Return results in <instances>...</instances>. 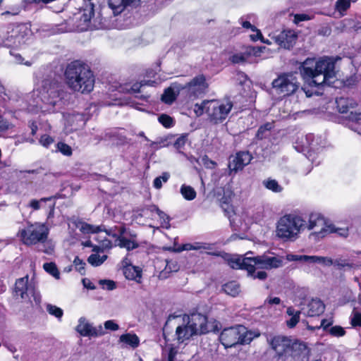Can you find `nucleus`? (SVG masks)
Returning a JSON list of instances; mask_svg holds the SVG:
<instances>
[{
	"mask_svg": "<svg viewBox=\"0 0 361 361\" xmlns=\"http://www.w3.org/2000/svg\"><path fill=\"white\" fill-rule=\"evenodd\" d=\"M256 269H258L257 266H253L252 271L250 273H247L248 276H251L254 279H257L259 280H264L267 277V274L264 271H256Z\"/></svg>",
	"mask_w": 361,
	"mask_h": 361,
	"instance_id": "37998d69",
	"label": "nucleus"
},
{
	"mask_svg": "<svg viewBox=\"0 0 361 361\" xmlns=\"http://www.w3.org/2000/svg\"><path fill=\"white\" fill-rule=\"evenodd\" d=\"M116 245L121 248H126L130 251L137 248L140 245L135 233H129L128 235H121L118 238V242Z\"/></svg>",
	"mask_w": 361,
	"mask_h": 361,
	"instance_id": "aec40b11",
	"label": "nucleus"
},
{
	"mask_svg": "<svg viewBox=\"0 0 361 361\" xmlns=\"http://www.w3.org/2000/svg\"><path fill=\"white\" fill-rule=\"evenodd\" d=\"M104 328L114 331H117L119 329V326L114 320H108L104 322Z\"/></svg>",
	"mask_w": 361,
	"mask_h": 361,
	"instance_id": "bf43d9fd",
	"label": "nucleus"
},
{
	"mask_svg": "<svg viewBox=\"0 0 361 361\" xmlns=\"http://www.w3.org/2000/svg\"><path fill=\"white\" fill-rule=\"evenodd\" d=\"M300 71L303 79L310 85H331L336 80L335 62L329 57H323L319 60L307 59Z\"/></svg>",
	"mask_w": 361,
	"mask_h": 361,
	"instance_id": "f257e3e1",
	"label": "nucleus"
},
{
	"mask_svg": "<svg viewBox=\"0 0 361 361\" xmlns=\"http://www.w3.org/2000/svg\"><path fill=\"white\" fill-rule=\"evenodd\" d=\"M336 102L337 108L341 114L347 113L350 108H353L355 105V103L353 100L344 97L337 99Z\"/></svg>",
	"mask_w": 361,
	"mask_h": 361,
	"instance_id": "bb28decb",
	"label": "nucleus"
},
{
	"mask_svg": "<svg viewBox=\"0 0 361 361\" xmlns=\"http://www.w3.org/2000/svg\"><path fill=\"white\" fill-rule=\"evenodd\" d=\"M248 253L246 254L247 255ZM252 257H233L228 259V264L232 269H245L247 273L252 271Z\"/></svg>",
	"mask_w": 361,
	"mask_h": 361,
	"instance_id": "a211bd4d",
	"label": "nucleus"
},
{
	"mask_svg": "<svg viewBox=\"0 0 361 361\" xmlns=\"http://www.w3.org/2000/svg\"><path fill=\"white\" fill-rule=\"evenodd\" d=\"M207 317L200 313L192 314L184 319L183 323L176 329V338L178 343L190 340L193 336L207 332Z\"/></svg>",
	"mask_w": 361,
	"mask_h": 361,
	"instance_id": "7ed1b4c3",
	"label": "nucleus"
},
{
	"mask_svg": "<svg viewBox=\"0 0 361 361\" xmlns=\"http://www.w3.org/2000/svg\"><path fill=\"white\" fill-rule=\"evenodd\" d=\"M54 142V140L48 135H42L39 140L40 145L46 148H48Z\"/></svg>",
	"mask_w": 361,
	"mask_h": 361,
	"instance_id": "3c124183",
	"label": "nucleus"
},
{
	"mask_svg": "<svg viewBox=\"0 0 361 361\" xmlns=\"http://www.w3.org/2000/svg\"><path fill=\"white\" fill-rule=\"evenodd\" d=\"M57 149L65 156H71L72 154L71 147L64 142H58L56 145Z\"/></svg>",
	"mask_w": 361,
	"mask_h": 361,
	"instance_id": "a18cd8bd",
	"label": "nucleus"
},
{
	"mask_svg": "<svg viewBox=\"0 0 361 361\" xmlns=\"http://www.w3.org/2000/svg\"><path fill=\"white\" fill-rule=\"evenodd\" d=\"M333 265L337 267L338 269H343L344 271H350L357 267L355 264L347 259L338 258L333 260Z\"/></svg>",
	"mask_w": 361,
	"mask_h": 361,
	"instance_id": "c85d7f7f",
	"label": "nucleus"
},
{
	"mask_svg": "<svg viewBox=\"0 0 361 361\" xmlns=\"http://www.w3.org/2000/svg\"><path fill=\"white\" fill-rule=\"evenodd\" d=\"M240 23L244 28L251 29L252 31H255V29H257L255 26L252 25L249 21L243 20L242 18L240 19Z\"/></svg>",
	"mask_w": 361,
	"mask_h": 361,
	"instance_id": "338daca9",
	"label": "nucleus"
},
{
	"mask_svg": "<svg viewBox=\"0 0 361 361\" xmlns=\"http://www.w3.org/2000/svg\"><path fill=\"white\" fill-rule=\"evenodd\" d=\"M47 311L49 314L56 317L59 319H61L63 314L62 309L51 304L47 305Z\"/></svg>",
	"mask_w": 361,
	"mask_h": 361,
	"instance_id": "58836bf2",
	"label": "nucleus"
},
{
	"mask_svg": "<svg viewBox=\"0 0 361 361\" xmlns=\"http://www.w3.org/2000/svg\"><path fill=\"white\" fill-rule=\"evenodd\" d=\"M166 269L170 271H177L178 269V265L175 261L167 262Z\"/></svg>",
	"mask_w": 361,
	"mask_h": 361,
	"instance_id": "052dcab7",
	"label": "nucleus"
},
{
	"mask_svg": "<svg viewBox=\"0 0 361 361\" xmlns=\"http://www.w3.org/2000/svg\"><path fill=\"white\" fill-rule=\"evenodd\" d=\"M222 290L226 294L232 297L237 296L240 291V286L236 281H230L224 284Z\"/></svg>",
	"mask_w": 361,
	"mask_h": 361,
	"instance_id": "cd10ccee",
	"label": "nucleus"
},
{
	"mask_svg": "<svg viewBox=\"0 0 361 361\" xmlns=\"http://www.w3.org/2000/svg\"><path fill=\"white\" fill-rule=\"evenodd\" d=\"M123 274L126 279L139 281L142 277V270L140 267L127 265L123 268Z\"/></svg>",
	"mask_w": 361,
	"mask_h": 361,
	"instance_id": "5701e85b",
	"label": "nucleus"
},
{
	"mask_svg": "<svg viewBox=\"0 0 361 361\" xmlns=\"http://www.w3.org/2000/svg\"><path fill=\"white\" fill-rule=\"evenodd\" d=\"M259 336L258 330L248 331L243 325H236L224 329L220 334V341L225 348H231L238 344H248Z\"/></svg>",
	"mask_w": 361,
	"mask_h": 361,
	"instance_id": "39448f33",
	"label": "nucleus"
},
{
	"mask_svg": "<svg viewBox=\"0 0 361 361\" xmlns=\"http://www.w3.org/2000/svg\"><path fill=\"white\" fill-rule=\"evenodd\" d=\"M151 212H156L161 220V226L164 228H169L170 227L169 216L164 212L161 211L157 206L152 205L149 207Z\"/></svg>",
	"mask_w": 361,
	"mask_h": 361,
	"instance_id": "7c9ffc66",
	"label": "nucleus"
},
{
	"mask_svg": "<svg viewBox=\"0 0 361 361\" xmlns=\"http://www.w3.org/2000/svg\"><path fill=\"white\" fill-rule=\"evenodd\" d=\"M126 228L125 227H120L118 228V233L116 234V233H111V236L116 239V243L118 242V238L121 235H126Z\"/></svg>",
	"mask_w": 361,
	"mask_h": 361,
	"instance_id": "0e129e2a",
	"label": "nucleus"
},
{
	"mask_svg": "<svg viewBox=\"0 0 361 361\" xmlns=\"http://www.w3.org/2000/svg\"><path fill=\"white\" fill-rule=\"evenodd\" d=\"M357 0H337L335 4V9L338 12L340 17L345 14L346 11L350 7L351 3Z\"/></svg>",
	"mask_w": 361,
	"mask_h": 361,
	"instance_id": "c756f323",
	"label": "nucleus"
},
{
	"mask_svg": "<svg viewBox=\"0 0 361 361\" xmlns=\"http://www.w3.org/2000/svg\"><path fill=\"white\" fill-rule=\"evenodd\" d=\"M44 269L45 271L48 273H49L51 275L54 276L56 279L59 278V272L54 263H45L43 265Z\"/></svg>",
	"mask_w": 361,
	"mask_h": 361,
	"instance_id": "c03bdc74",
	"label": "nucleus"
},
{
	"mask_svg": "<svg viewBox=\"0 0 361 361\" xmlns=\"http://www.w3.org/2000/svg\"><path fill=\"white\" fill-rule=\"evenodd\" d=\"M211 245L206 243L202 242H195L193 243V250H210Z\"/></svg>",
	"mask_w": 361,
	"mask_h": 361,
	"instance_id": "4d7b16f0",
	"label": "nucleus"
},
{
	"mask_svg": "<svg viewBox=\"0 0 361 361\" xmlns=\"http://www.w3.org/2000/svg\"><path fill=\"white\" fill-rule=\"evenodd\" d=\"M99 284L102 286L103 288L111 290L116 288L115 282L111 280H100Z\"/></svg>",
	"mask_w": 361,
	"mask_h": 361,
	"instance_id": "6e6d98bb",
	"label": "nucleus"
},
{
	"mask_svg": "<svg viewBox=\"0 0 361 361\" xmlns=\"http://www.w3.org/2000/svg\"><path fill=\"white\" fill-rule=\"evenodd\" d=\"M106 255H100L97 253L92 254L87 258V262L93 267H98L102 264L107 259Z\"/></svg>",
	"mask_w": 361,
	"mask_h": 361,
	"instance_id": "72a5a7b5",
	"label": "nucleus"
},
{
	"mask_svg": "<svg viewBox=\"0 0 361 361\" xmlns=\"http://www.w3.org/2000/svg\"><path fill=\"white\" fill-rule=\"evenodd\" d=\"M178 251L193 250V243H185L178 248Z\"/></svg>",
	"mask_w": 361,
	"mask_h": 361,
	"instance_id": "774afa93",
	"label": "nucleus"
},
{
	"mask_svg": "<svg viewBox=\"0 0 361 361\" xmlns=\"http://www.w3.org/2000/svg\"><path fill=\"white\" fill-rule=\"evenodd\" d=\"M42 101L49 106L45 111H54V107L61 101V87L55 79H45L39 90Z\"/></svg>",
	"mask_w": 361,
	"mask_h": 361,
	"instance_id": "0eeeda50",
	"label": "nucleus"
},
{
	"mask_svg": "<svg viewBox=\"0 0 361 361\" xmlns=\"http://www.w3.org/2000/svg\"><path fill=\"white\" fill-rule=\"evenodd\" d=\"M328 226L324 219L317 214L310 215L308 224L305 225V228L313 230L314 234L319 238H323L327 235Z\"/></svg>",
	"mask_w": 361,
	"mask_h": 361,
	"instance_id": "ddd939ff",
	"label": "nucleus"
},
{
	"mask_svg": "<svg viewBox=\"0 0 361 361\" xmlns=\"http://www.w3.org/2000/svg\"><path fill=\"white\" fill-rule=\"evenodd\" d=\"M310 18L306 14H295L294 16V21L295 23H298L301 21L308 20Z\"/></svg>",
	"mask_w": 361,
	"mask_h": 361,
	"instance_id": "680f3d73",
	"label": "nucleus"
},
{
	"mask_svg": "<svg viewBox=\"0 0 361 361\" xmlns=\"http://www.w3.org/2000/svg\"><path fill=\"white\" fill-rule=\"evenodd\" d=\"M350 324L353 326H361V313L355 308L353 309L350 316Z\"/></svg>",
	"mask_w": 361,
	"mask_h": 361,
	"instance_id": "79ce46f5",
	"label": "nucleus"
},
{
	"mask_svg": "<svg viewBox=\"0 0 361 361\" xmlns=\"http://www.w3.org/2000/svg\"><path fill=\"white\" fill-rule=\"evenodd\" d=\"M126 8L137 7L140 4V0H123Z\"/></svg>",
	"mask_w": 361,
	"mask_h": 361,
	"instance_id": "e2e57ef3",
	"label": "nucleus"
},
{
	"mask_svg": "<svg viewBox=\"0 0 361 361\" xmlns=\"http://www.w3.org/2000/svg\"><path fill=\"white\" fill-rule=\"evenodd\" d=\"M180 93V92L176 91L173 82L171 87L165 90L164 94L161 95V101L165 104H171L175 101L177 95Z\"/></svg>",
	"mask_w": 361,
	"mask_h": 361,
	"instance_id": "a878e982",
	"label": "nucleus"
},
{
	"mask_svg": "<svg viewBox=\"0 0 361 361\" xmlns=\"http://www.w3.org/2000/svg\"><path fill=\"white\" fill-rule=\"evenodd\" d=\"M28 276L18 279L15 283V293L22 299L27 297Z\"/></svg>",
	"mask_w": 361,
	"mask_h": 361,
	"instance_id": "4be33fe9",
	"label": "nucleus"
},
{
	"mask_svg": "<svg viewBox=\"0 0 361 361\" xmlns=\"http://www.w3.org/2000/svg\"><path fill=\"white\" fill-rule=\"evenodd\" d=\"M294 345L295 342H293L289 338L283 336H274L271 341V348L279 357H283L284 354L291 352Z\"/></svg>",
	"mask_w": 361,
	"mask_h": 361,
	"instance_id": "2eb2a0df",
	"label": "nucleus"
},
{
	"mask_svg": "<svg viewBox=\"0 0 361 361\" xmlns=\"http://www.w3.org/2000/svg\"><path fill=\"white\" fill-rule=\"evenodd\" d=\"M307 314L314 317L321 314L324 311V305L319 299H312L307 305Z\"/></svg>",
	"mask_w": 361,
	"mask_h": 361,
	"instance_id": "412c9836",
	"label": "nucleus"
},
{
	"mask_svg": "<svg viewBox=\"0 0 361 361\" xmlns=\"http://www.w3.org/2000/svg\"><path fill=\"white\" fill-rule=\"evenodd\" d=\"M119 341L133 348H137L140 344V339L135 334L127 333L120 336Z\"/></svg>",
	"mask_w": 361,
	"mask_h": 361,
	"instance_id": "b1692460",
	"label": "nucleus"
},
{
	"mask_svg": "<svg viewBox=\"0 0 361 361\" xmlns=\"http://www.w3.org/2000/svg\"><path fill=\"white\" fill-rule=\"evenodd\" d=\"M207 100L203 101L201 104H196L194 106V112L195 113L196 116H202L204 112L206 113V104Z\"/></svg>",
	"mask_w": 361,
	"mask_h": 361,
	"instance_id": "8fccbe9b",
	"label": "nucleus"
},
{
	"mask_svg": "<svg viewBox=\"0 0 361 361\" xmlns=\"http://www.w3.org/2000/svg\"><path fill=\"white\" fill-rule=\"evenodd\" d=\"M206 104V114L211 122L216 124L226 120L233 108L230 100H209Z\"/></svg>",
	"mask_w": 361,
	"mask_h": 361,
	"instance_id": "1a4fd4ad",
	"label": "nucleus"
},
{
	"mask_svg": "<svg viewBox=\"0 0 361 361\" xmlns=\"http://www.w3.org/2000/svg\"><path fill=\"white\" fill-rule=\"evenodd\" d=\"M272 128V124L271 123H266L265 125L261 126L257 132V137L259 138V139H262L264 137V133L267 132V131H269Z\"/></svg>",
	"mask_w": 361,
	"mask_h": 361,
	"instance_id": "864d4df0",
	"label": "nucleus"
},
{
	"mask_svg": "<svg viewBox=\"0 0 361 361\" xmlns=\"http://www.w3.org/2000/svg\"><path fill=\"white\" fill-rule=\"evenodd\" d=\"M252 267L257 266L259 269H273L283 266V257L274 254H264L252 257Z\"/></svg>",
	"mask_w": 361,
	"mask_h": 361,
	"instance_id": "f8f14e48",
	"label": "nucleus"
},
{
	"mask_svg": "<svg viewBox=\"0 0 361 361\" xmlns=\"http://www.w3.org/2000/svg\"><path fill=\"white\" fill-rule=\"evenodd\" d=\"M305 228V221L301 216L294 214H285L276 223V234L285 240H293Z\"/></svg>",
	"mask_w": 361,
	"mask_h": 361,
	"instance_id": "20e7f679",
	"label": "nucleus"
},
{
	"mask_svg": "<svg viewBox=\"0 0 361 361\" xmlns=\"http://www.w3.org/2000/svg\"><path fill=\"white\" fill-rule=\"evenodd\" d=\"M170 177L167 172H164L159 177H157L153 182L154 187L157 189H160L162 187V183H166Z\"/></svg>",
	"mask_w": 361,
	"mask_h": 361,
	"instance_id": "a19ab883",
	"label": "nucleus"
},
{
	"mask_svg": "<svg viewBox=\"0 0 361 361\" xmlns=\"http://www.w3.org/2000/svg\"><path fill=\"white\" fill-rule=\"evenodd\" d=\"M350 127L353 130H361V114L350 113Z\"/></svg>",
	"mask_w": 361,
	"mask_h": 361,
	"instance_id": "c9c22d12",
	"label": "nucleus"
},
{
	"mask_svg": "<svg viewBox=\"0 0 361 361\" xmlns=\"http://www.w3.org/2000/svg\"><path fill=\"white\" fill-rule=\"evenodd\" d=\"M185 137H178L174 143L175 147L177 149L181 148L185 145Z\"/></svg>",
	"mask_w": 361,
	"mask_h": 361,
	"instance_id": "69168bd1",
	"label": "nucleus"
},
{
	"mask_svg": "<svg viewBox=\"0 0 361 361\" xmlns=\"http://www.w3.org/2000/svg\"><path fill=\"white\" fill-rule=\"evenodd\" d=\"M180 192L183 197H184V199H185L186 200L190 201L196 197L197 194L195 189L190 185H187L185 184L182 185L180 187Z\"/></svg>",
	"mask_w": 361,
	"mask_h": 361,
	"instance_id": "473e14b6",
	"label": "nucleus"
},
{
	"mask_svg": "<svg viewBox=\"0 0 361 361\" xmlns=\"http://www.w3.org/2000/svg\"><path fill=\"white\" fill-rule=\"evenodd\" d=\"M307 262L310 263H318L323 264L326 267H330L333 265V259L328 257H321V256H309L307 255Z\"/></svg>",
	"mask_w": 361,
	"mask_h": 361,
	"instance_id": "2f4dec72",
	"label": "nucleus"
},
{
	"mask_svg": "<svg viewBox=\"0 0 361 361\" xmlns=\"http://www.w3.org/2000/svg\"><path fill=\"white\" fill-rule=\"evenodd\" d=\"M329 333L334 336L340 337L344 336L345 331L343 327L334 326L329 329Z\"/></svg>",
	"mask_w": 361,
	"mask_h": 361,
	"instance_id": "603ef678",
	"label": "nucleus"
},
{
	"mask_svg": "<svg viewBox=\"0 0 361 361\" xmlns=\"http://www.w3.org/2000/svg\"><path fill=\"white\" fill-rule=\"evenodd\" d=\"M64 76L66 84L73 91L88 93L93 90L94 78L85 64L78 61L71 63L65 70Z\"/></svg>",
	"mask_w": 361,
	"mask_h": 361,
	"instance_id": "f03ea898",
	"label": "nucleus"
},
{
	"mask_svg": "<svg viewBox=\"0 0 361 361\" xmlns=\"http://www.w3.org/2000/svg\"><path fill=\"white\" fill-rule=\"evenodd\" d=\"M263 185L266 188L274 192H280L282 191L283 188L274 179H267L263 181Z\"/></svg>",
	"mask_w": 361,
	"mask_h": 361,
	"instance_id": "e433bc0d",
	"label": "nucleus"
},
{
	"mask_svg": "<svg viewBox=\"0 0 361 361\" xmlns=\"http://www.w3.org/2000/svg\"><path fill=\"white\" fill-rule=\"evenodd\" d=\"M159 121L166 128H170L173 124L172 118L166 114H161L159 117Z\"/></svg>",
	"mask_w": 361,
	"mask_h": 361,
	"instance_id": "09e8293b",
	"label": "nucleus"
},
{
	"mask_svg": "<svg viewBox=\"0 0 361 361\" xmlns=\"http://www.w3.org/2000/svg\"><path fill=\"white\" fill-rule=\"evenodd\" d=\"M75 330L82 336L97 337L104 334L101 325L98 327H94L85 317L79 319Z\"/></svg>",
	"mask_w": 361,
	"mask_h": 361,
	"instance_id": "dca6fc26",
	"label": "nucleus"
},
{
	"mask_svg": "<svg viewBox=\"0 0 361 361\" xmlns=\"http://www.w3.org/2000/svg\"><path fill=\"white\" fill-rule=\"evenodd\" d=\"M286 258L288 261H290V262H292V261L307 262V255H298L288 254L286 255Z\"/></svg>",
	"mask_w": 361,
	"mask_h": 361,
	"instance_id": "5fc2aeb1",
	"label": "nucleus"
},
{
	"mask_svg": "<svg viewBox=\"0 0 361 361\" xmlns=\"http://www.w3.org/2000/svg\"><path fill=\"white\" fill-rule=\"evenodd\" d=\"M23 42V35H11L6 38V44L8 46L18 47Z\"/></svg>",
	"mask_w": 361,
	"mask_h": 361,
	"instance_id": "4c0bfd02",
	"label": "nucleus"
},
{
	"mask_svg": "<svg viewBox=\"0 0 361 361\" xmlns=\"http://www.w3.org/2000/svg\"><path fill=\"white\" fill-rule=\"evenodd\" d=\"M73 266L75 269L82 275L85 274V262L80 259L78 257H76L73 260Z\"/></svg>",
	"mask_w": 361,
	"mask_h": 361,
	"instance_id": "49530a36",
	"label": "nucleus"
},
{
	"mask_svg": "<svg viewBox=\"0 0 361 361\" xmlns=\"http://www.w3.org/2000/svg\"><path fill=\"white\" fill-rule=\"evenodd\" d=\"M76 227L84 234L95 233L97 240L103 248H111V242L106 238V236H111V231L106 230L104 226H94L83 221H78Z\"/></svg>",
	"mask_w": 361,
	"mask_h": 361,
	"instance_id": "9b49d317",
	"label": "nucleus"
},
{
	"mask_svg": "<svg viewBox=\"0 0 361 361\" xmlns=\"http://www.w3.org/2000/svg\"><path fill=\"white\" fill-rule=\"evenodd\" d=\"M49 233V229L45 224L36 222L28 223L25 228L18 231L17 235L23 244L30 246L44 243Z\"/></svg>",
	"mask_w": 361,
	"mask_h": 361,
	"instance_id": "423d86ee",
	"label": "nucleus"
},
{
	"mask_svg": "<svg viewBox=\"0 0 361 361\" xmlns=\"http://www.w3.org/2000/svg\"><path fill=\"white\" fill-rule=\"evenodd\" d=\"M297 39V35L293 30H284L276 37L278 44L285 49H290L293 47Z\"/></svg>",
	"mask_w": 361,
	"mask_h": 361,
	"instance_id": "6ab92c4d",
	"label": "nucleus"
},
{
	"mask_svg": "<svg viewBox=\"0 0 361 361\" xmlns=\"http://www.w3.org/2000/svg\"><path fill=\"white\" fill-rule=\"evenodd\" d=\"M209 87L205 76L198 75L185 85L174 82V87L178 92H182L190 99H196L204 94Z\"/></svg>",
	"mask_w": 361,
	"mask_h": 361,
	"instance_id": "6e6552de",
	"label": "nucleus"
},
{
	"mask_svg": "<svg viewBox=\"0 0 361 361\" xmlns=\"http://www.w3.org/2000/svg\"><path fill=\"white\" fill-rule=\"evenodd\" d=\"M307 354L306 345L302 342L295 341L291 352L284 354L282 361H305Z\"/></svg>",
	"mask_w": 361,
	"mask_h": 361,
	"instance_id": "f3484780",
	"label": "nucleus"
},
{
	"mask_svg": "<svg viewBox=\"0 0 361 361\" xmlns=\"http://www.w3.org/2000/svg\"><path fill=\"white\" fill-rule=\"evenodd\" d=\"M11 128H12V124L7 120L3 118L0 115V133L4 132Z\"/></svg>",
	"mask_w": 361,
	"mask_h": 361,
	"instance_id": "13d9d810",
	"label": "nucleus"
},
{
	"mask_svg": "<svg viewBox=\"0 0 361 361\" xmlns=\"http://www.w3.org/2000/svg\"><path fill=\"white\" fill-rule=\"evenodd\" d=\"M274 92L283 97L289 96L295 92L300 87L296 76L292 73H283L272 81Z\"/></svg>",
	"mask_w": 361,
	"mask_h": 361,
	"instance_id": "9d476101",
	"label": "nucleus"
},
{
	"mask_svg": "<svg viewBox=\"0 0 361 361\" xmlns=\"http://www.w3.org/2000/svg\"><path fill=\"white\" fill-rule=\"evenodd\" d=\"M252 159V155L248 152H239L229 158L228 168L231 172L235 173L242 170L245 166L249 164Z\"/></svg>",
	"mask_w": 361,
	"mask_h": 361,
	"instance_id": "4468645a",
	"label": "nucleus"
},
{
	"mask_svg": "<svg viewBox=\"0 0 361 361\" xmlns=\"http://www.w3.org/2000/svg\"><path fill=\"white\" fill-rule=\"evenodd\" d=\"M286 313L289 317L286 319V325L288 328L295 327L300 321V312L289 307L287 308Z\"/></svg>",
	"mask_w": 361,
	"mask_h": 361,
	"instance_id": "393cba45",
	"label": "nucleus"
},
{
	"mask_svg": "<svg viewBox=\"0 0 361 361\" xmlns=\"http://www.w3.org/2000/svg\"><path fill=\"white\" fill-rule=\"evenodd\" d=\"M331 233H336L341 236L347 237L348 235V228H336L333 225H329L327 234Z\"/></svg>",
	"mask_w": 361,
	"mask_h": 361,
	"instance_id": "ea45409f",
	"label": "nucleus"
},
{
	"mask_svg": "<svg viewBox=\"0 0 361 361\" xmlns=\"http://www.w3.org/2000/svg\"><path fill=\"white\" fill-rule=\"evenodd\" d=\"M108 4L114 15L120 14L126 8L123 0H109Z\"/></svg>",
	"mask_w": 361,
	"mask_h": 361,
	"instance_id": "f704fd0d",
	"label": "nucleus"
},
{
	"mask_svg": "<svg viewBox=\"0 0 361 361\" xmlns=\"http://www.w3.org/2000/svg\"><path fill=\"white\" fill-rule=\"evenodd\" d=\"M248 57L247 54L238 53L231 56L230 60L233 63H240L246 61Z\"/></svg>",
	"mask_w": 361,
	"mask_h": 361,
	"instance_id": "de8ad7c7",
	"label": "nucleus"
}]
</instances>
